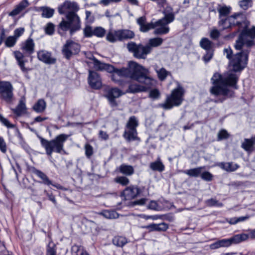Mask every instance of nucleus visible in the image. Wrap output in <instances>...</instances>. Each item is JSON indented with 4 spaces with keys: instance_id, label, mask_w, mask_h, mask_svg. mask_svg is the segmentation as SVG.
<instances>
[{
    "instance_id": "13",
    "label": "nucleus",
    "mask_w": 255,
    "mask_h": 255,
    "mask_svg": "<svg viewBox=\"0 0 255 255\" xmlns=\"http://www.w3.org/2000/svg\"><path fill=\"white\" fill-rule=\"evenodd\" d=\"M13 87L9 82L0 81V98L7 103L11 102L13 94Z\"/></svg>"
},
{
    "instance_id": "39",
    "label": "nucleus",
    "mask_w": 255,
    "mask_h": 255,
    "mask_svg": "<svg viewBox=\"0 0 255 255\" xmlns=\"http://www.w3.org/2000/svg\"><path fill=\"white\" fill-rule=\"evenodd\" d=\"M169 23L164 24H159L157 25L156 27L159 26L158 28H156L153 31V33L156 35H161L166 34L169 31V28L167 25Z\"/></svg>"
},
{
    "instance_id": "46",
    "label": "nucleus",
    "mask_w": 255,
    "mask_h": 255,
    "mask_svg": "<svg viewBox=\"0 0 255 255\" xmlns=\"http://www.w3.org/2000/svg\"><path fill=\"white\" fill-rule=\"evenodd\" d=\"M114 181L123 186H126L129 183V179L125 176H119L114 179Z\"/></svg>"
},
{
    "instance_id": "31",
    "label": "nucleus",
    "mask_w": 255,
    "mask_h": 255,
    "mask_svg": "<svg viewBox=\"0 0 255 255\" xmlns=\"http://www.w3.org/2000/svg\"><path fill=\"white\" fill-rule=\"evenodd\" d=\"M233 19V18L230 17V16L219 19L218 25L222 30L231 28V21H232Z\"/></svg>"
},
{
    "instance_id": "40",
    "label": "nucleus",
    "mask_w": 255,
    "mask_h": 255,
    "mask_svg": "<svg viewBox=\"0 0 255 255\" xmlns=\"http://www.w3.org/2000/svg\"><path fill=\"white\" fill-rule=\"evenodd\" d=\"M40 10L42 11L41 15L43 17L50 18L54 14V9L47 6H42L40 7Z\"/></svg>"
},
{
    "instance_id": "48",
    "label": "nucleus",
    "mask_w": 255,
    "mask_h": 255,
    "mask_svg": "<svg viewBox=\"0 0 255 255\" xmlns=\"http://www.w3.org/2000/svg\"><path fill=\"white\" fill-rule=\"evenodd\" d=\"M55 30V26L54 25L51 23H48L44 28V31L46 34L49 35H52Z\"/></svg>"
},
{
    "instance_id": "62",
    "label": "nucleus",
    "mask_w": 255,
    "mask_h": 255,
    "mask_svg": "<svg viewBox=\"0 0 255 255\" xmlns=\"http://www.w3.org/2000/svg\"><path fill=\"white\" fill-rule=\"evenodd\" d=\"M220 35L219 31L216 29L212 30L210 32V36L213 39H217Z\"/></svg>"
},
{
    "instance_id": "33",
    "label": "nucleus",
    "mask_w": 255,
    "mask_h": 255,
    "mask_svg": "<svg viewBox=\"0 0 255 255\" xmlns=\"http://www.w3.org/2000/svg\"><path fill=\"white\" fill-rule=\"evenodd\" d=\"M150 168L154 171L161 172L164 170L165 166L160 159L151 162L149 164Z\"/></svg>"
},
{
    "instance_id": "52",
    "label": "nucleus",
    "mask_w": 255,
    "mask_h": 255,
    "mask_svg": "<svg viewBox=\"0 0 255 255\" xmlns=\"http://www.w3.org/2000/svg\"><path fill=\"white\" fill-rule=\"evenodd\" d=\"M229 137V134L228 131L224 129L220 130L218 133V140L220 141L223 139H227Z\"/></svg>"
},
{
    "instance_id": "61",
    "label": "nucleus",
    "mask_w": 255,
    "mask_h": 255,
    "mask_svg": "<svg viewBox=\"0 0 255 255\" xmlns=\"http://www.w3.org/2000/svg\"><path fill=\"white\" fill-rule=\"evenodd\" d=\"M121 1V0H101L99 3L107 6L111 3H117Z\"/></svg>"
},
{
    "instance_id": "1",
    "label": "nucleus",
    "mask_w": 255,
    "mask_h": 255,
    "mask_svg": "<svg viewBox=\"0 0 255 255\" xmlns=\"http://www.w3.org/2000/svg\"><path fill=\"white\" fill-rule=\"evenodd\" d=\"M79 9V6L76 2L68 0L58 7V12L60 14L66 13V20L63 19L58 25V33L61 36H64L68 30L69 31L70 35H72L76 31L80 30L81 20L76 13Z\"/></svg>"
},
{
    "instance_id": "9",
    "label": "nucleus",
    "mask_w": 255,
    "mask_h": 255,
    "mask_svg": "<svg viewBox=\"0 0 255 255\" xmlns=\"http://www.w3.org/2000/svg\"><path fill=\"white\" fill-rule=\"evenodd\" d=\"M174 19V15L173 13L165 14L164 17L159 19L154 23H146V18L144 16H141L137 20L138 24L140 26V30L145 32L151 29L155 28L157 25L159 24H165L172 22Z\"/></svg>"
},
{
    "instance_id": "20",
    "label": "nucleus",
    "mask_w": 255,
    "mask_h": 255,
    "mask_svg": "<svg viewBox=\"0 0 255 255\" xmlns=\"http://www.w3.org/2000/svg\"><path fill=\"white\" fill-rule=\"evenodd\" d=\"M31 171L41 180V181L39 182L40 183L47 186L52 184V181L50 180L48 177L42 171L37 169L35 167L32 168Z\"/></svg>"
},
{
    "instance_id": "5",
    "label": "nucleus",
    "mask_w": 255,
    "mask_h": 255,
    "mask_svg": "<svg viewBox=\"0 0 255 255\" xmlns=\"http://www.w3.org/2000/svg\"><path fill=\"white\" fill-rule=\"evenodd\" d=\"M137 66L140 67V71H141L142 79L140 81L134 80V81L140 83V85L137 83H130L127 90L128 93H137L142 92H146L148 90L151 88L153 85L154 80L149 76V72L147 69L137 63Z\"/></svg>"
},
{
    "instance_id": "18",
    "label": "nucleus",
    "mask_w": 255,
    "mask_h": 255,
    "mask_svg": "<svg viewBox=\"0 0 255 255\" xmlns=\"http://www.w3.org/2000/svg\"><path fill=\"white\" fill-rule=\"evenodd\" d=\"M140 193V189L134 185L127 187L121 193V196L125 200H130L136 197Z\"/></svg>"
},
{
    "instance_id": "56",
    "label": "nucleus",
    "mask_w": 255,
    "mask_h": 255,
    "mask_svg": "<svg viewBox=\"0 0 255 255\" xmlns=\"http://www.w3.org/2000/svg\"><path fill=\"white\" fill-rule=\"evenodd\" d=\"M85 154L87 158H89L93 154V148L89 144H86L85 145Z\"/></svg>"
},
{
    "instance_id": "43",
    "label": "nucleus",
    "mask_w": 255,
    "mask_h": 255,
    "mask_svg": "<svg viewBox=\"0 0 255 255\" xmlns=\"http://www.w3.org/2000/svg\"><path fill=\"white\" fill-rule=\"evenodd\" d=\"M163 40L160 37L151 38L149 40V46L152 48V47H157L160 46L163 42Z\"/></svg>"
},
{
    "instance_id": "21",
    "label": "nucleus",
    "mask_w": 255,
    "mask_h": 255,
    "mask_svg": "<svg viewBox=\"0 0 255 255\" xmlns=\"http://www.w3.org/2000/svg\"><path fill=\"white\" fill-rule=\"evenodd\" d=\"M35 44L32 39L28 38L21 44V49L29 54H32L34 51Z\"/></svg>"
},
{
    "instance_id": "15",
    "label": "nucleus",
    "mask_w": 255,
    "mask_h": 255,
    "mask_svg": "<svg viewBox=\"0 0 255 255\" xmlns=\"http://www.w3.org/2000/svg\"><path fill=\"white\" fill-rule=\"evenodd\" d=\"M122 95V91L117 88H108L106 91L105 97L107 98L111 107H116L118 104L116 99Z\"/></svg>"
},
{
    "instance_id": "44",
    "label": "nucleus",
    "mask_w": 255,
    "mask_h": 255,
    "mask_svg": "<svg viewBox=\"0 0 255 255\" xmlns=\"http://www.w3.org/2000/svg\"><path fill=\"white\" fill-rule=\"evenodd\" d=\"M106 30L102 27H96L94 29V35L98 37H103L106 34Z\"/></svg>"
},
{
    "instance_id": "41",
    "label": "nucleus",
    "mask_w": 255,
    "mask_h": 255,
    "mask_svg": "<svg viewBox=\"0 0 255 255\" xmlns=\"http://www.w3.org/2000/svg\"><path fill=\"white\" fill-rule=\"evenodd\" d=\"M100 214L109 219H117L119 217L118 213L113 210H105L101 212Z\"/></svg>"
},
{
    "instance_id": "58",
    "label": "nucleus",
    "mask_w": 255,
    "mask_h": 255,
    "mask_svg": "<svg viewBox=\"0 0 255 255\" xmlns=\"http://www.w3.org/2000/svg\"><path fill=\"white\" fill-rule=\"evenodd\" d=\"M213 50L206 51V54L203 56V59L205 63L208 62L213 57Z\"/></svg>"
},
{
    "instance_id": "51",
    "label": "nucleus",
    "mask_w": 255,
    "mask_h": 255,
    "mask_svg": "<svg viewBox=\"0 0 255 255\" xmlns=\"http://www.w3.org/2000/svg\"><path fill=\"white\" fill-rule=\"evenodd\" d=\"M84 36L86 37H90L94 35V29L90 25H86L83 29Z\"/></svg>"
},
{
    "instance_id": "24",
    "label": "nucleus",
    "mask_w": 255,
    "mask_h": 255,
    "mask_svg": "<svg viewBox=\"0 0 255 255\" xmlns=\"http://www.w3.org/2000/svg\"><path fill=\"white\" fill-rule=\"evenodd\" d=\"M106 40L111 43L120 41V30H109L106 35Z\"/></svg>"
},
{
    "instance_id": "25",
    "label": "nucleus",
    "mask_w": 255,
    "mask_h": 255,
    "mask_svg": "<svg viewBox=\"0 0 255 255\" xmlns=\"http://www.w3.org/2000/svg\"><path fill=\"white\" fill-rule=\"evenodd\" d=\"M13 54L21 70L24 72H27L29 69L24 67V63L26 60H24L23 54L19 51H14Z\"/></svg>"
},
{
    "instance_id": "7",
    "label": "nucleus",
    "mask_w": 255,
    "mask_h": 255,
    "mask_svg": "<svg viewBox=\"0 0 255 255\" xmlns=\"http://www.w3.org/2000/svg\"><path fill=\"white\" fill-rule=\"evenodd\" d=\"M185 90L179 84L166 96L165 102L159 104V107L164 110H170L174 107L179 106L184 100Z\"/></svg>"
},
{
    "instance_id": "28",
    "label": "nucleus",
    "mask_w": 255,
    "mask_h": 255,
    "mask_svg": "<svg viewBox=\"0 0 255 255\" xmlns=\"http://www.w3.org/2000/svg\"><path fill=\"white\" fill-rule=\"evenodd\" d=\"M219 166L229 172H234L240 167L239 165L233 162H221Z\"/></svg>"
},
{
    "instance_id": "53",
    "label": "nucleus",
    "mask_w": 255,
    "mask_h": 255,
    "mask_svg": "<svg viewBox=\"0 0 255 255\" xmlns=\"http://www.w3.org/2000/svg\"><path fill=\"white\" fill-rule=\"evenodd\" d=\"M206 204L208 206L222 207L223 206V204L222 203L219 202L217 200L213 198L206 200Z\"/></svg>"
},
{
    "instance_id": "6",
    "label": "nucleus",
    "mask_w": 255,
    "mask_h": 255,
    "mask_svg": "<svg viewBox=\"0 0 255 255\" xmlns=\"http://www.w3.org/2000/svg\"><path fill=\"white\" fill-rule=\"evenodd\" d=\"M224 53L226 54V57L230 60L234 72L241 71L247 64L249 53L248 50H243L233 55V51L229 47L224 49Z\"/></svg>"
},
{
    "instance_id": "63",
    "label": "nucleus",
    "mask_w": 255,
    "mask_h": 255,
    "mask_svg": "<svg viewBox=\"0 0 255 255\" xmlns=\"http://www.w3.org/2000/svg\"><path fill=\"white\" fill-rule=\"evenodd\" d=\"M24 31V28L21 27V28H16L14 31V35L13 36H14L15 38H16V39H17L19 36H20L23 33Z\"/></svg>"
},
{
    "instance_id": "10",
    "label": "nucleus",
    "mask_w": 255,
    "mask_h": 255,
    "mask_svg": "<svg viewBox=\"0 0 255 255\" xmlns=\"http://www.w3.org/2000/svg\"><path fill=\"white\" fill-rule=\"evenodd\" d=\"M127 48L129 52L133 53L135 57L139 59H145L146 55L150 53L152 50V48L149 45H137L133 42L128 43Z\"/></svg>"
},
{
    "instance_id": "11",
    "label": "nucleus",
    "mask_w": 255,
    "mask_h": 255,
    "mask_svg": "<svg viewBox=\"0 0 255 255\" xmlns=\"http://www.w3.org/2000/svg\"><path fill=\"white\" fill-rule=\"evenodd\" d=\"M138 126V121L135 116L130 117L126 125L128 130H125L124 133V138L128 142L138 139L136 128Z\"/></svg>"
},
{
    "instance_id": "37",
    "label": "nucleus",
    "mask_w": 255,
    "mask_h": 255,
    "mask_svg": "<svg viewBox=\"0 0 255 255\" xmlns=\"http://www.w3.org/2000/svg\"><path fill=\"white\" fill-rule=\"evenodd\" d=\"M200 46L206 51L213 50L214 43L207 38H202L200 42Z\"/></svg>"
},
{
    "instance_id": "2",
    "label": "nucleus",
    "mask_w": 255,
    "mask_h": 255,
    "mask_svg": "<svg viewBox=\"0 0 255 255\" xmlns=\"http://www.w3.org/2000/svg\"><path fill=\"white\" fill-rule=\"evenodd\" d=\"M212 84L214 85L210 89V92L215 96L222 95L223 98L215 100L216 103L223 102L227 98L234 96V92L231 91L227 86L233 87L238 89L237 83L238 81L237 75L234 73L230 72L222 76L218 73H215L211 78Z\"/></svg>"
},
{
    "instance_id": "14",
    "label": "nucleus",
    "mask_w": 255,
    "mask_h": 255,
    "mask_svg": "<svg viewBox=\"0 0 255 255\" xmlns=\"http://www.w3.org/2000/svg\"><path fill=\"white\" fill-rule=\"evenodd\" d=\"M230 17L233 18L231 21V28L233 27H237L236 33L240 31L242 28L247 27L248 25L245 20V17L241 12L235 13L233 15H230Z\"/></svg>"
},
{
    "instance_id": "49",
    "label": "nucleus",
    "mask_w": 255,
    "mask_h": 255,
    "mask_svg": "<svg viewBox=\"0 0 255 255\" xmlns=\"http://www.w3.org/2000/svg\"><path fill=\"white\" fill-rule=\"evenodd\" d=\"M17 41L16 38L13 36H10L7 37L5 41V45L6 47H13L16 43Z\"/></svg>"
},
{
    "instance_id": "38",
    "label": "nucleus",
    "mask_w": 255,
    "mask_h": 255,
    "mask_svg": "<svg viewBox=\"0 0 255 255\" xmlns=\"http://www.w3.org/2000/svg\"><path fill=\"white\" fill-rule=\"evenodd\" d=\"M46 104L45 101L43 99H39L34 104L33 109L37 113L43 112L46 108Z\"/></svg>"
},
{
    "instance_id": "36",
    "label": "nucleus",
    "mask_w": 255,
    "mask_h": 255,
    "mask_svg": "<svg viewBox=\"0 0 255 255\" xmlns=\"http://www.w3.org/2000/svg\"><path fill=\"white\" fill-rule=\"evenodd\" d=\"M120 172L126 175L130 176L134 173L133 167L131 165L123 164L119 167Z\"/></svg>"
},
{
    "instance_id": "42",
    "label": "nucleus",
    "mask_w": 255,
    "mask_h": 255,
    "mask_svg": "<svg viewBox=\"0 0 255 255\" xmlns=\"http://www.w3.org/2000/svg\"><path fill=\"white\" fill-rule=\"evenodd\" d=\"M127 243V241L126 238L122 236H116L113 239V243L114 245L122 247L125 245Z\"/></svg>"
},
{
    "instance_id": "30",
    "label": "nucleus",
    "mask_w": 255,
    "mask_h": 255,
    "mask_svg": "<svg viewBox=\"0 0 255 255\" xmlns=\"http://www.w3.org/2000/svg\"><path fill=\"white\" fill-rule=\"evenodd\" d=\"M168 225L162 223L158 224H152L148 226H145L144 228L146 229H150L151 231H163L164 232L168 229Z\"/></svg>"
},
{
    "instance_id": "34",
    "label": "nucleus",
    "mask_w": 255,
    "mask_h": 255,
    "mask_svg": "<svg viewBox=\"0 0 255 255\" xmlns=\"http://www.w3.org/2000/svg\"><path fill=\"white\" fill-rule=\"evenodd\" d=\"M204 169V167L200 166L197 168L184 170L183 173L188 175L190 177H198L200 176L201 172Z\"/></svg>"
},
{
    "instance_id": "12",
    "label": "nucleus",
    "mask_w": 255,
    "mask_h": 255,
    "mask_svg": "<svg viewBox=\"0 0 255 255\" xmlns=\"http://www.w3.org/2000/svg\"><path fill=\"white\" fill-rule=\"evenodd\" d=\"M80 51V44L70 39L66 40L61 50L63 55L67 60L70 59L73 55L78 54Z\"/></svg>"
},
{
    "instance_id": "50",
    "label": "nucleus",
    "mask_w": 255,
    "mask_h": 255,
    "mask_svg": "<svg viewBox=\"0 0 255 255\" xmlns=\"http://www.w3.org/2000/svg\"><path fill=\"white\" fill-rule=\"evenodd\" d=\"M46 255H57L56 254V248L54 244L49 243L46 249Z\"/></svg>"
},
{
    "instance_id": "16",
    "label": "nucleus",
    "mask_w": 255,
    "mask_h": 255,
    "mask_svg": "<svg viewBox=\"0 0 255 255\" xmlns=\"http://www.w3.org/2000/svg\"><path fill=\"white\" fill-rule=\"evenodd\" d=\"M37 57L39 60L46 64H54L56 62V59L52 56V53L46 50L37 51Z\"/></svg>"
},
{
    "instance_id": "64",
    "label": "nucleus",
    "mask_w": 255,
    "mask_h": 255,
    "mask_svg": "<svg viewBox=\"0 0 255 255\" xmlns=\"http://www.w3.org/2000/svg\"><path fill=\"white\" fill-rule=\"evenodd\" d=\"M147 208L153 210H158V204L156 202L154 201H151L147 206Z\"/></svg>"
},
{
    "instance_id": "8",
    "label": "nucleus",
    "mask_w": 255,
    "mask_h": 255,
    "mask_svg": "<svg viewBox=\"0 0 255 255\" xmlns=\"http://www.w3.org/2000/svg\"><path fill=\"white\" fill-rule=\"evenodd\" d=\"M247 27L242 29L241 33L236 41L235 47L237 50H241L244 45L249 48L254 44L255 27H253L251 29H247Z\"/></svg>"
},
{
    "instance_id": "59",
    "label": "nucleus",
    "mask_w": 255,
    "mask_h": 255,
    "mask_svg": "<svg viewBox=\"0 0 255 255\" xmlns=\"http://www.w3.org/2000/svg\"><path fill=\"white\" fill-rule=\"evenodd\" d=\"M0 121L6 127H7L8 128H12L14 127V125L10 124L9 121L4 117H3L0 114Z\"/></svg>"
},
{
    "instance_id": "29",
    "label": "nucleus",
    "mask_w": 255,
    "mask_h": 255,
    "mask_svg": "<svg viewBox=\"0 0 255 255\" xmlns=\"http://www.w3.org/2000/svg\"><path fill=\"white\" fill-rule=\"evenodd\" d=\"M255 143V136L251 138H245L242 143L241 147L246 151L251 152L253 151Z\"/></svg>"
},
{
    "instance_id": "23",
    "label": "nucleus",
    "mask_w": 255,
    "mask_h": 255,
    "mask_svg": "<svg viewBox=\"0 0 255 255\" xmlns=\"http://www.w3.org/2000/svg\"><path fill=\"white\" fill-rule=\"evenodd\" d=\"M26 110L25 98L22 97L19 101L18 105L15 109H12V111L16 116H20L25 113Z\"/></svg>"
},
{
    "instance_id": "26",
    "label": "nucleus",
    "mask_w": 255,
    "mask_h": 255,
    "mask_svg": "<svg viewBox=\"0 0 255 255\" xmlns=\"http://www.w3.org/2000/svg\"><path fill=\"white\" fill-rule=\"evenodd\" d=\"M219 13V19L229 16L232 11V7L230 6L219 4L217 7Z\"/></svg>"
},
{
    "instance_id": "47",
    "label": "nucleus",
    "mask_w": 255,
    "mask_h": 255,
    "mask_svg": "<svg viewBox=\"0 0 255 255\" xmlns=\"http://www.w3.org/2000/svg\"><path fill=\"white\" fill-rule=\"evenodd\" d=\"M239 5L244 10L248 9L252 5V0H242L239 1Z\"/></svg>"
},
{
    "instance_id": "57",
    "label": "nucleus",
    "mask_w": 255,
    "mask_h": 255,
    "mask_svg": "<svg viewBox=\"0 0 255 255\" xmlns=\"http://www.w3.org/2000/svg\"><path fill=\"white\" fill-rule=\"evenodd\" d=\"M82 252H85L81 250V246L77 245H74L71 248L72 255H79Z\"/></svg>"
},
{
    "instance_id": "27",
    "label": "nucleus",
    "mask_w": 255,
    "mask_h": 255,
    "mask_svg": "<svg viewBox=\"0 0 255 255\" xmlns=\"http://www.w3.org/2000/svg\"><path fill=\"white\" fill-rule=\"evenodd\" d=\"M249 238H251L250 233L249 234H237L234 236L230 239H227V240H229L230 241L231 246L232 244H239L242 242L247 240Z\"/></svg>"
},
{
    "instance_id": "17",
    "label": "nucleus",
    "mask_w": 255,
    "mask_h": 255,
    "mask_svg": "<svg viewBox=\"0 0 255 255\" xmlns=\"http://www.w3.org/2000/svg\"><path fill=\"white\" fill-rule=\"evenodd\" d=\"M88 83L94 89H99L102 87V81L99 74L94 71H89Z\"/></svg>"
},
{
    "instance_id": "4",
    "label": "nucleus",
    "mask_w": 255,
    "mask_h": 255,
    "mask_svg": "<svg viewBox=\"0 0 255 255\" xmlns=\"http://www.w3.org/2000/svg\"><path fill=\"white\" fill-rule=\"evenodd\" d=\"M69 136L68 134L62 133L48 140L38 135L42 147L45 149L46 154L49 157H51L53 152L59 154L64 152V144Z\"/></svg>"
},
{
    "instance_id": "45",
    "label": "nucleus",
    "mask_w": 255,
    "mask_h": 255,
    "mask_svg": "<svg viewBox=\"0 0 255 255\" xmlns=\"http://www.w3.org/2000/svg\"><path fill=\"white\" fill-rule=\"evenodd\" d=\"M156 72L159 79L161 81L164 80L169 73V72L164 68H161L159 70H156Z\"/></svg>"
},
{
    "instance_id": "55",
    "label": "nucleus",
    "mask_w": 255,
    "mask_h": 255,
    "mask_svg": "<svg viewBox=\"0 0 255 255\" xmlns=\"http://www.w3.org/2000/svg\"><path fill=\"white\" fill-rule=\"evenodd\" d=\"M200 176L203 180L207 181H212L213 177V175L208 171L201 172Z\"/></svg>"
},
{
    "instance_id": "35",
    "label": "nucleus",
    "mask_w": 255,
    "mask_h": 255,
    "mask_svg": "<svg viewBox=\"0 0 255 255\" xmlns=\"http://www.w3.org/2000/svg\"><path fill=\"white\" fill-rule=\"evenodd\" d=\"M230 246V242L227 239H222L217 241L210 245V248L212 250H215L221 247H228Z\"/></svg>"
},
{
    "instance_id": "19",
    "label": "nucleus",
    "mask_w": 255,
    "mask_h": 255,
    "mask_svg": "<svg viewBox=\"0 0 255 255\" xmlns=\"http://www.w3.org/2000/svg\"><path fill=\"white\" fill-rule=\"evenodd\" d=\"M93 61L94 68L97 70L103 71L105 70L107 72H111L113 71L114 66L112 65L103 63L93 57L92 58Z\"/></svg>"
},
{
    "instance_id": "60",
    "label": "nucleus",
    "mask_w": 255,
    "mask_h": 255,
    "mask_svg": "<svg viewBox=\"0 0 255 255\" xmlns=\"http://www.w3.org/2000/svg\"><path fill=\"white\" fill-rule=\"evenodd\" d=\"M0 150L3 153L6 151V145L3 138L0 136Z\"/></svg>"
},
{
    "instance_id": "32",
    "label": "nucleus",
    "mask_w": 255,
    "mask_h": 255,
    "mask_svg": "<svg viewBox=\"0 0 255 255\" xmlns=\"http://www.w3.org/2000/svg\"><path fill=\"white\" fill-rule=\"evenodd\" d=\"M120 30V41L131 39L134 38L135 34L133 31L128 29Z\"/></svg>"
},
{
    "instance_id": "3",
    "label": "nucleus",
    "mask_w": 255,
    "mask_h": 255,
    "mask_svg": "<svg viewBox=\"0 0 255 255\" xmlns=\"http://www.w3.org/2000/svg\"><path fill=\"white\" fill-rule=\"evenodd\" d=\"M139 68H140L137 66L136 62L130 61L128 62V67L118 69L114 67L113 71L108 72L112 74V81L119 85H122L123 83L121 79L122 77L129 78L131 80L140 81V80L142 79V77Z\"/></svg>"
},
{
    "instance_id": "22",
    "label": "nucleus",
    "mask_w": 255,
    "mask_h": 255,
    "mask_svg": "<svg viewBox=\"0 0 255 255\" xmlns=\"http://www.w3.org/2000/svg\"><path fill=\"white\" fill-rule=\"evenodd\" d=\"M29 5L27 0H23L16 5L15 8L9 13L8 15L11 16H14L19 14Z\"/></svg>"
},
{
    "instance_id": "54",
    "label": "nucleus",
    "mask_w": 255,
    "mask_h": 255,
    "mask_svg": "<svg viewBox=\"0 0 255 255\" xmlns=\"http://www.w3.org/2000/svg\"><path fill=\"white\" fill-rule=\"evenodd\" d=\"M160 96V93L157 89L151 90L149 93V97L153 99H157Z\"/></svg>"
}]
</instances>
